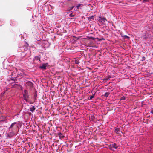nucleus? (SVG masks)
<instances>
[{
  "instance_id": "obj_32",
  "label": "nucleus",
  "mask_w": 153,
  "mask_h": 153,
  "mask_svg": "<svg viewBox=\"0 0 153 153\" xmlns=\"http://www.w3.org/2000/svg\"><path fill=\"white\" fill-rule=\"evenodd\" d=\"M142 57L143 58V57H145L144 56H143Z\"/></svg>"
},
{
  "instance_id": "obj_5",
  "label": "nucleus",
  "mask_w": 153,
  "mask_h": 153,
  "mask_svg": "<svg viewBox=\"0 0 153 153\" xmlns=\"http://www.w3.org/2000/svg\"><path fill=\"white\" fill-rule=\"evenodd\" d=\"M15 135V134L13 132H11L8 133L7 134V136L9 138H11Z\"/></svg>"
},
{
  "instance_id": "obj_19",
  "label": "nucleus",
  "mask_w": 153,
  "mask_h": 153,
  "mask_svg": "<svg viewBox=\"0 0 153 153\" xmlns=\"http://www.w3.org/2000/svg\"><path fill=\"white\" fill-rule=\"evenodd\" d=\"M125 97L123 96V97H122L121 98V99L122 100H125Z\"/></svg>"
},
{
  "instance_id": "obj_17",
  "label": "nucleus",
  "mask_w": 153,
  "mask_h": 153,
  "mask_svg": "<svg viewBox=\"0 0 153 153\" xmlns=\"http://www.w3.org/2000/svg\"><path fill=\"white\" fill-rule=\"evenodd\" d=\"M74 62L76 64H78L79 63V60L77 59L75 60Z\"/></svg>"
},
{
  "instance_id": "obj_23",
  "label": "nucleus",
  "mask_w": 153,
  "mask_h": 153,
  "mask_svg": "<svg viewBox=\"0 0 153 153\" xmlns=\"http://www.w3.org/2000/svg\"><path fill=\"white\" fill-rule=\"evenodd\" d=\"M91 118L93 120V119H94V117L93 116H91Z\"/></svg>"
},
{
  "instance_id": "obj_28",
  "label": "nucleus",
  "mask_w": 153,
  "mask_h": 153,
  "mask_svg": "<svg viewBox=\"0 0 153 153\" xmlns=\"http://www.w3.org/2000/svg\"><path fill=\"white\" fill-rule=\"evenodd\" d=\"M126 57V58L128 57V56H127Z\"/></svg>"
},
{
  "instance_id": "obj_29",
  "label": "nucleus",
  "mask_w": 153,
  "mask_h": 153,
  "mask_svg": "<svg viewBox=\"0 0 153 153\" xmlns=\"http://www.w3.org/2000/svg\"><path fill=\"white\" fill-rule=\"evenodd\" d=\"M49 46V45L48 44V47Z\"/></svg>"
},
{
  "instance_id": "obj_16",
  "label": "nucleus",
  "mask_w": 153,
  "mask_h": 153,
  "mask_svg": "<svg viewBox=\"0 0 153 153\" xmlns=\"http://www.w3.org/2000/svg\"><path fill=\"white\" fill-rule=\"evenodd\" d=\"M15 124V123H12L11 124V125L9 127V128L10 129V128H12Z\"/></svg>"
},
{
  "instance_id": "obj_6",
  "label": "nucleus",
  "mask_w": 153,
  "mask_h": 153,
  "mask_svg": "<svg viewBox=\"0 0 153 153\" xmlns=\"http://www.w3.org/2000/svg\"><path fill=\"white\" fill-rule=\"evenodd\" d=\"M39 56H35L34 57H45V56H47L46 55H45V54L44 53L42 52L40 54H39Z\"/></svg>"
},
{
  "instance_id": "obj_8",
  "label": "nucleus",
  "mask_w": 153,
  "mask_h": 153,
  "mask_svg": "<svg viewBox=\"0 0 153 153\" xmlns=\"http://www.w3.org/2000/svg\"><path fill=\"white\" fill-rule=\"evenodd\" d=\"M120 130V128H116L114 130L115 132L117 134L119 133Z\"/></svg>"
},
{
  "instance_id": "obj_14",
  "label": "nucleus",
  "mask_w": 153,
  "mask_h": 153,
  "mask_svg": "<svg viewBox=\"0 0 153 153\" xmlns=\"http://www.w3.org/2000/svg\"><path fill=\"white\" fill-rule=\"evenodd\" d=\"M122 36L125 39H129L130 38L129 37L127 36V35H124L123 36Z\"/></svg>"
},
{
  "instance_id": "obj_30",
  "label": "nucleus",
  "mask_w": 153,
  "mask_h": 153,
  "mask_svg": "<svg viewBox=\"0 0 153 153\" xmlns=\"http://www.w3.org/2000/svg\"><path fill=\"white\" fill-rule=\"evenodd\" d=\"M145 60V59H143L142 60V61H143V60Z\"/></svg>"
},
{
  "instance_id": "obj_3",
  "label": "nucleus",
  "mask_w": 153,
  "mask_h": 153,
  "mask_svg": "<svg viewBox=\"0 0 153 153\" xmlns=\"http://www.w3.org/2000/svg\"><path fill=\"white\" fill-rule=\"evenodd\" d=\"M118 147V146H117V144L116 143H114L111 144L109 148L111 150H114V149H117Z\"/></svg>"
},
{
  "instance_id": "obj_31",
  "label": "nucleus",
  "mask_w": 153,
  "mask_h": 153,
  "mask_svg": "<svg viewBox=\"0 0 153 153\" xmlns=\"http://www.w3.org/2000/svg\"><path fill=\"white\" fill-rule=\"evenodd\" d=\"M21 52H22V53H24V52H23V51H21Z\"/></svg>"
},
{
  "instance_id": "obj_2",
  "label": "nucleus",
  "mask_w": 153,
  "mask_h": 153,
  "mask_svg": "<svg viewBox=\"0 0 153 153\" xmlns=\"http://www.w3.org/2000/svg\"><path fill=\"white\" fill-rule=\"evenodd\" d=\"M97 20L99 22H101L103 24H104V22L107 21V20L105 18L102 17L101 16H99Z\"/></svg>"
},
{
  "instance_id": "obj_15",
  "label": "nucleus",
  "mask_w": 153,
  "mask_h": 153,
  "mask_svg": "<svg viewBox=\"0 0 153 153\" xmlns=\"http://www.w3.org/2000/svg\"><path fill=\"white\" fill-rule=\"evenodd\" d=\"M94 97V95H92L90 96L89 97H88V100H91L92 99V98H93Z\"/></svg>"
},
{
  "instance_id": "obj_33",
  "label": "nucleus",
  "mask_w": 153,
  "mask_h": 153,
  "mask_svg": "<svg viewBox=\"0 0 153 153\" xmlns=\"http://www.w3.org/2000/svg\"><path fill=\"white\" fill-rule=\"evenodd\" d=\"M38 58L39 59V60L40 59V58Z\"/></svg>"
},
{
  "instance_id": "obj_22",
  "label": "nucleus",
  "mask_w": 153,
  "mask_h": 153,
  "mask_svg": "<svg viewBox=\"0 0 153 153\" xmlns=\"http://www.w3.org/2000/svg\"><path fill=\"white\" fill-rule=\"evenodd\" d=\"M111 76H109L107 78H106V80H108L109 79V78H111Z\"/></svg>"
},
{
  "instance_id": "obj_34",
  "label": "nucleus",
  "mask_w": 153,
  "mask_h": 153,
  "mask_svg": "<svg viewBox=\"0 0 153 153\" xmlns=\"http://www.w3.org/2000/svg\"><path fill=\"white\" fill-rule=\"evenodd\" d=\"M148 1H149V0H148Z\"/></svg>"
},
{
  "instance_id": "obj_27",
  "label": "nucleus",
  "mask_w": 153,
  "mask_h": 153,
  "mask_svg": "<svg viewBox=\"0 0 153 153\" xmlns=\"http://www.w3.org/2000/svg\"><path fill=\"white\" fill-rule=\"evenodd\" d=\"M11 80H13V81L15 80V79H14V78L11 79Z\"/></svg>"
},
{
  "instance_id": "obj_11",
  "label": "nucleus",
  "mask_w": 153,
  "mask_h": 153,
  "mask_svg": "<svg viewBox=\"0 0 153 153\" xmlns=\"http://www.w3.org/2000/svg\"><path fill=\"white\" fill-rule=\"evenodd\" d=\"M94 16H92L89 17H88V20H89V21H90L91 19H92L93 20H94Z\"/></svg>"
},
{
  "instance_id": "obj_13",
  "label": "nucleus",
  "mask_w": 153,
  "mask_h": 153,
  "mask_svg": "<svg viewBox=\"0 0 153 153\" xmlns=\"http://www.w3.org/2000/svg\"><path fill=\"white\" fill-rule=\"evenodd\" d=\"M110 93L109 92H106L105 93L104 96L106 97H107L109 94Z\"/></svg>"
},
{
  "instance_id": "obj_10",
  "label": "nucleus",
  "mask_w": 153,
  "mask_h": 153,
  "mask_svg": "<svg viewBox=\"0 0 153 153\" xmlns=\"http://www.w3.org/2000/svg\"><path fill=\"white\" fill-rule=\"evenodd\" d=\"M26 84L30 87H32L33 86V83L30 82H26Z\"/></svg>"
},
{
  "instance_id": "obj_12",
  "label": "nucleus",
  "mask_w": 153,
  "mask_h": 153,
  "mask_svg": "<svg viewBox=\"0 0 153 153\" xmlns=\"http://www.w3.org/2000/svg\"><path fill=\"white\" fill-rule=\"evenodd\" d=\"M30 111L32 112H34V111L35 109V108L34 106L31 107L30 108Z\"/></svg>"
},
{
  "instance_id": "obj_24",
  "label": "nucleus",
  "mask_w": 153,
  "mask_h": 153,
  "mask_svg": "<svg viewBox=\"0 0 153 153\" xmlns=\"http://www.w3.org/2000/svg\"><path fill=\"white\" fill-rule=\"evenodd\" d=\"M142 2L143 3H146V1H145V0H143Z\"/></svg>"
},
{
  "instance_id": "obj_21",
  "label": "nucleus",
  "mask_w": 153,
  "mask_h": 153,
  "mask_svg": "<svg viewBox=\"0 0 153 153\" xmlns=\"http://www.w3.org/2000/svg\"><path fill=\"white\" fill-rule=\"evenodd\" d=\"M74 15H73L72 13H71L69 14V16L70 17H73Z\"/></svg>"
},
{
  "instance_id": "obj_4",
  "label": "nucleus",
  "mask_w": 153,
  "mask_h": 153,
  "mask_svg": "<svg viewBox=\"0 0 153 153\" xmlns=\"http://www.w3.org/2000/svg\"><path fill=\"white\" fill-rule=\"evenodd\" d=\"M24 92V93L23 95L24 99L25 100L27 101L28 100L27 99L29 97L27 91L26 90H25Z\"/></svg>"
},
{
  "instance_id": "obj_26",
  "label": "nucleus",
  "mask_w": 153,
  "mask_h": 153,
  "mask_svg": "<svg viewBox=\"0 0 153 153\" xmlns=\"http://www.w3.org/2000/svg\"><path fill=\"white\" fill-rule=\"evenodd\" d=\"M145 1H146V2H149V1H148V0H145Z\"/></svg>"
},
{
  "instance_id": "obj_25",
  "label": "nucleus",
  "mask_w": 153,
  "mask_h": 153,
  "mask_svg": "<svg viewBox=\"0 0 153 153\" xmlns=\"http://www.w3.org/2000/svg\"><path fill=\"white\" fill-rule=\"evenodd\" d=\"M151 113H152V114H153V109L151 111Z\"/></svg>"
},
{
  "instance_id": "obj_18",
  "label": "nucleus",
  "mask_w": 153,
  "mask_h": 153,
  "mask_svg": "<svg viewBox=\"0 0 153 153\" xmlns=\"http://www.w3.org/2000/svg\"><path fill=\"white\" fill-rule=\"evenodd\" d=\"M80 6H81V4H78L76 6L77 9H78L79 8V7H80Z\"/></svg>"
},
{
  "instance_id": "obj_1",
  "label": "nucleus",
  "mask_w": 153,
  "mask_h": 153,
  "mask_svg": "<svg viewBox=\"0 0 153 153\" xmlns=\"http://www.w3.org/2000/svg\"><path fill=\"white\" fill-rule=\"evenodd\" d=\"M29 46L27 42H25V45H23L22 47H19V48L18 50L19 52H20V51L21 50V51H23L24 50L25 51H27L28 49V47Z\"/></svg>"
},
{
  "instance_id": "obj_7",
  "label": "nucleus",
  "mask_w": 153,
  "mask_h": 153,
  "mask_svg": "<svg viewBox=\"0 0 153 153\" xmlns=\"http://www.w3.org/2000/svg\"><path fill=\"white\" fill-rule=\"evenodd\" d=\"M48 65V63L43 64L40 67V68L42 69H45L46 67Z\"/></svg>"
},
{
  "instance_id": "obj_20",
  "label": "nucleus",
  "mask_w": 153,
  "mask_h": 153,
  "mask_svg": "<svg viewBox=\"0 0 153 153\" xmlns=\"http://www.w3.org/2000/svg\"><path fill=\"white\" fill-rule=\"evenodd\" d=\"M74 7V6H73L70 7L69 10H72Z\"/></svg>"
},
{
  "instance_id": "obj_9",
  "label": "nucleus",
  "mask_w": 153,
  "mask_h": 153,
  "mask_svg": "<svg viewBox=\"0 0 153 153\" xmlns=\"http://www.w3.org/2000/svg\"><path fill=\"white\" fill-rule=\"evenodd\" d=\"M58 135L61 139H63L64 137V136L61 132H59L58 134Z\"/></svg>"
}]
</instances>
